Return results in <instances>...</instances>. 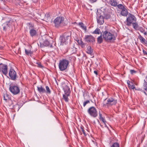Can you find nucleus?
<instances>
[{
    "mask_svg": "<svg viewBox=\"0 0 147 147\" xmlns=\"http://www.w3.org/2000/svg\"><path fill=\"white\" fill-rule=\"evenodd\" d=\"M118 8L121 10V14L124 16H126L128 14L127 10L126 7L124 5H123L121 4H119L117 5Z\"/></svg>",
    "mask_w": 147,
    "mask_h": 147,
    "instance_id": "nucleus-6",
    "label": "nucleus"
},
{
    "mask_svg": "<svg viewBox=\"0 0 147 147\" xmlns=\"http://www.w3.org/2000/svg\"><path fill=\"white\" fill-rule=\"evenodd\" d=\"M137 30H140V31L142 33H143L144 32V30L142 27H139Z\"/></svg>",
    "mask_w": 147,
    "mask_h": 147,
    "instance_id": "nucleus-32",
    "label": "nucleus"
},
{
    "mask_svg": "<svg viewBox=\"0 0 147 147\" xmlns=\"http://www.w3.org/2000/svg\"><path fill=\"white\" fill-rule=\"evenodd\" d=\"M90 101L88 100H87L86 101H85L83 103L84 106L85 107L87 104L90 103Z\"/></svg>",
    "mask_w": 147,
    "mask_h": 147,
    "instance_id": "nucleus-35",
    "label": "nucleus"
},
{
    "mask_svg": "<svg viewBox=\"0 0 147 147\" xmlns=\"http://www.w3.org/2000/svg\"><path fill=\"white\" fill-rule=\"evenodd\" d=\"M133 28L136 30H137L139 28V26L137 22H134V23L132 24Z\"/></svg>",
    "mask_w": 147,
    "mask_h": 147,
    "instance_id": "nucleus-23",
    "label": "nucleus"
},
{
    "mask_svg": "<svg viewBox=\"0 0 147 147\" xmlns=\"http://www.w3.org/2000/svg\"><path fill=\"white\" fill-rule=\"evenodd\" d=\"M70 95V94H65L63 95V98L65 101V102H68L69 101V99L68 98V97Z\"/></svg>",
    "mask_w": 147,
    "mask_h": 147,
    "instance_id": "nucleus-21",
    "label": "nucleus"
},
{
    "mask_svg": "<svg viewBox=\"0 0 147 147\" xmlns=\"http://www.w3.org/2000/svg\"><path fill=\"white\" fill-rule=\"evenodd\" d=\"M104 18L102 16L100 15L97 18V22L100 25L102 24L104 22Z\"/></svg>",
    "mask_w": 147,
    "mask_h": 147,
    "instance_id": "nucleus-12",
    "label": "nucleus"
},
{
    "mask_svg": "<svg viewBox=\"0 0 147 147\" xmlns=\"http://www.w3.org/2000/svg\"><path fill=\"white\" fill-rule=\"evenodd\" d=\"M130 82L129 80H128L127 81V84L128 86H129V85H130Z\"/></svg>",
    "mask_w": 147,
    "mask_h": 147,
    "instance_id": "nucleus-43",
    "label": "nucleus"
},
{
    "mask_svg": "<svg viewBox=\"0 0 147 147\" xmlns=\"http://www.w3.org/2000/svg\"><path fill=\"white\" fill-rule=\"evenodd\" d=\"M130 72L131 74H133L136 73V71L134 70L131 69L130 70Z\"/></svg>",
    "mask_w": 147,
    "mask_h": 147,
    "instance_id": "nucleus-34",
    "label": "nucleus"
},
{
    "mask_svg": "<svg viewBox=\"0 0 147 147\" xmlns=\"http://www.w3.org/2000/svg\"><path fill=\"white\" fill-rule=\"evenodd\" d=\"M37 64L38 65L37 66L38 67L41 68H42L43 67V66L41 65L40 63L38 62L37 63Z\"/></svg>",
    "mask_w": 147,
    "mask_h": 147,
    "instance_id": "nucleus-37",
    "label": "nucleus"
},
{
    "mask_svg": "<svg viewBox=\"0 0 147 147\" xmlns=\"http://www.w3.org/2000/svg\"><path fill=\"white\" fill-rule=\"evenodd\" d=\"M3 29L4 30H5L6 29H5V26L3 27Z\"/></svg>",
    "mask_w": 147,
    "mask_h": 147,
    "instance_id": "nucleus-48",
    "label": "nucleus"
},
{
    "mask_svg": "<svg viewBox=\"0 0 147 147\" xmlns=\"http://www.w3.org/2000/svg\"><path fill=\"white\" fill-rule=\"evenodd\" d=\"M144 81L145 80H144ZM143 86L144 89V90L147 91V82H146L145 81Z\"/></svg>",
    "mask_w": 147,
    "mask_h": 147,
    "instance_id": "nucleus-31",
    "label": "nucleus"
},
{
    "mask_svg": "<svg viewBox=\"0 0 147 147\" xmlns=\"http://www.w3.org/2000/svg\"><path fill=\"white\" fill-rule=\"evenodd\" d=\"M10 23H9V25H10ZM8 26V27H10V26H9V25Z\"/></svg>",
    "mask_w": 147,
    "mask_h": 147,
    "instance_id": "nucleus-52",
    "label": "nucleus"
},
{
    "mask_svg": "<svg viewBox=\"0 0 147 147\" xmlns=\"http://www.w3.org/2000/svg\"><path fill=\"white\" fill-rule=\"evenodd\" d=\"M99 117H100V119H101V118L102 117V114H101L100 113H99Z\"/></svg>",
    "mask_w": 147,
    "mask_h": 147,
    "instance_id": "nucleus-44",
    "label": "nucleus"
},
{
    "mask_svg": "<svg viewBox=\"0 0 147 147\" xmlns=\"http://www.w3.org/2000/svg\"><path fill=\"white\" fill-rule=\"evenodd\" d=\"M60 39L61 40L60 45H66L67 44V42H66L65 38L64 36H61Z\"/></svg>",
    "mask_w": 147,
    "mask_h": 147,
    "instance_id": "nucleus-16",
    "label": "nucleus"
},
{
    "mask_svg": "<svg viewBox=\"0 0 147 147\" xmlns=\"http://www.w3.org/2000/svg\"><path fill=\"white\" fill-rule=\"evenodd\" d=\"M65 41L67 44L68 42H69L70 41V35H65Z\"/></svg>",
    "mask_w": 147,
    "mask_h": 147,
    "instance_id": "nucleus-24",
    "label": "nucleus"
},
{
    "mask_svg": "<svg viewBox=\"0 0 147 147\" xmlns=\"http://www.w3.org/2000/svg\"><path fill=\"white\" fill-rule=\"evenodd\" d=\"M102 36L103 38L106 41L115 40V39L114 35L107 31H105L103 32Z\"/></svg>",
    "mask_w": 147,
    "mask_h": 147,
    "instance_id": "nucleus-3",
    "label": "nucleus"
},
{
    "mask_svg": "<svg viewBox=\"0 0 147 147\" xmlns=\"http://www.w3.org/2000/svg\"><path fill=\"white\" fill-rule=\"evenodd\" d=\"M128 87L129 89H134L135 88V86L134 85H131L130 84V85H129V86Z\"/></svg>",
    "mask_w": 147,
    "mask_h": 147,
    "instance_id": "nucleus-36",
    "label": "nucleus"
},
{
    "mask_svg": "<svg viewBox=\"0 0 147 147\" xmlns=\"http://www.w3.org/2000/svg\"><path fill=\"white\" fill-rule=\"evenodd\" d=\"M46 92L50 94L51 93V91L49 87L48 86H46Z\"/></svg>",
    "mask_w": 147,
    "mask_h": 147,
    "instance_id": "nucleus-30",
    "label": "nucleus"
},
{
    "mask_svg": "<svg viewBox=\"0 0 147 147\" xmlns=\"http://www.w3.org/2000/svg\"><path fill=\"white\" fill-rule=\"evenodd\" d=\"M109 3L112 6H117L118 5L116 0H109Z\"/></svg>",
    "mask_w": 147,
    "mask_h": 147,
    "instance_id": "nucleus-17",
    "label": "nucleus"
},
{
    "mask_svg": "<svg viewBox=\"0 0 147 147\" xmlns=\"http://www.w3.org/2000/svg\"><path fill=\"white\" fill-rule=\"evenodd\" d=\"M37 88L38 91L41 94L46 92V90L42 86H37Z\"/></svg>",
    "mask_w": 147,
    "mask_h": 147,
    "instance_id": "nucleus-15",
    "label": "nucleus"
},
{
    "mask_svg": "<svg viewBox=\"0 0 147 147\" xmlns=\"http://www.w3.org/2000/svg\"><path fill=\"white\" fill-rule=\"evenodd\" d=\"M100 120L103 122L104 123H105L106 122V121L105 120V119L103 117L101 118V119H100Z\"/></svg>",
    "mask_w": 147,
    "mask_h": 147,
    "instance_id": "nucleus-39",
    "label": "nucleus"
},
{
    "mask_svg": "<svg viewBox=\"0 0 147 147\" xmlns=\"http://www.w3.org/2000/svg\"><path fill=\"white\" fill-rule=\"evenodd\" d=\"M85 39L86 41L89 42H92L95 41L94 37L91 35H86L85 36Z\"/></svg>",
    "mask_w": 147,
    "mask_h": 147,
    "instance_id": "nucleus-11",
    "label": "nucleus"
},
{
    "mask_svg": "<svg viewBox=\"0 0 147 147\" xmlns=\"http://www.w3.org/2000/svg\"><path fill=\"white\" fill-rule=\"evenodd\" d=\"M94 73L96 75H97V72L96 71H94Z\"/></svg>",
    "mask_w": 147,
    "mask_h": 147,
    "instance_id": "nucleus-45",
    "label": "nucleus"
},
{
    "mask_svg": "<svg viewBox=\"0 0 147 147\" xmlns=\"http://www.w3.org/2000/svg\"><path fill=\"white\" fill-rule=\"evenodd\" d=\"M9 90L11 92L14 94H17L18 93V87L15 86H10Z\"/></svg>",
    "mask_w": 147,
    "mask_h": 147,
    "instance_id": "nucleus-9",
    "label": "nucleus"
},
{
    "mask_svg": "<svg viewBox=\"0 0 147 147\" xmlns=\"http://www.w3.org/2000/svg\"><path fill=\"white\" fill-rule=\"evenodd\" d=\"M126 25L130 26L132 24L136 21V18L132 14L129 13V16L126 19Z\"/></svg>",
    "mask_w": 147,
    "mask_h": 147,
    "instance_id": "nucleus-5",
    "label": "nucleus"
},
{
    "mask_svg": "<svg viewBox=\"0 0 147 147\" xmlns=\"http://www.w3.org/2000/svg\"><path fill=\"white\" fill-rule=\"evenodd\" d=\"M104 124H105V127H107V125H106V123H104Z\"/></svg>",
    "mask_w": 147,
    "mask_h": 147,
    "instance_id": "nucleus-49",
    "label": "nucleus"
},
{
    "mask_svg": "<svg viewBox=\"0 0 147 147\" xmlns=\"http://www.w3.org/2000/svg\"><path fill=\"white\" fill-rule=\"evenodd\" d=\"M30 36H35L36 34V30L34 29H31L30 30Z\"/></svg>",
    "mask_w": 147,
    "mask_h": 147,
    "instance_id": "nucleus-19",
    "label": "nucleus"
},
{
    "mask_svg": "<svg viewBox=\"0 0 147 147\" xmlns=\"http://www.w3.org/2000/svg\"><path fill=\"white\" fill-rule=\"evenodd\" d=\"M143 33H144V34L145 36H146L147 34L146 32H144Z\"/></svg>",
    "mask_w": 147,
    "mask_h": 147,
    "instance_id": "nucleus-46",
    "label": "nucleus"
},
{
    "mask_svg": "<svg viewBox=\"0 0 147 147\" xmlns=\"http://www.w3.org/2000/svg\"><path fill=\"white\" fill-rule=\"evenodd\" d=\"M93 34H102V33L101 32L100 30L98 28H96L94 31L92 33Z\"/></svg>",
    "mask_w": 147,
    "mask_h": 147,
    "instance_id": "nucleus-22",
    "label": "nucleus"
},
{
    "mask_svg": "<svg viewBox=\"0 0 147 147\" xmlns=\"http://www.w3.org/2000/svg\"><path fill=\"white\" fill-rule=\"evenodd\" d=\"M79 25L81 27L83 30H86V27L84 26V24L82 22H79Z\"/></svg>",
    "mask_w": 147,
    "mask_h": 147,
    "instance_id": "nucleus-27",
    "label": "nucleus"
},
{
    "mask_svg": "<svg viewBox=\"0 0 147 147\" xmlns=\"http://www.w3.org/2000/svg\"><path fill=\"white\" fill-rule=\"evenodd\" d=\"M86 52L88 54H90L91 55H92L93 51L91 47L90 46H88L87 47Z\"/></svg>",
    "mask_w": 147,
    "mask_h": 147,
    "instance_id": "nucleus-20",
    "label": "nucleus"
},
{
    "mask_svg": "<svg viewBox=\"0 0 147 147\" xmlns=\"http://www.w3.org/2000/svg\"><path fill=\"white\" fill-rule=\"evenodd\" d=\"M9 23V22H6V24L7 25H8V24Z\"/></svg>",
    "mask_w": 147,
    "mask_h": 147,
    "instance_id": "nucleus-50",
    "label": "nucleus"
},
{
    "mask_svg": "<svg viewBox=\"0 0 147 147\" xmlns=\"http://www.w3.org/2000/svg\"><path fill=\"white\" fill-rule=\"evenodd\" d=\"M102 34H101L97 38L98 43L100 44L102 43L103 41L102 38Z\"/></svg>",
    "mask_w": 147,
    "mask_h": 147,
    "instance_id": "nucleus-25",
    "label": "nucleus"
},
{
    "mask_svg": "<svg viewBox=\"0 0 147 147\" xmlns=\"http://www.w3.org/2000/svg\"><path fill=\"white\" fill-rule=\"evenodd\" d=\"M88 113L92 117H95L97 116V112L96 109L94 107L89 108L88 110Z\"/></svg>",
    "mask_w": 147,
    "mask_h": 147,
    "instance_id": "nucleus-7",
    "label": "nucleus"
},
{
    "mask_svg": "<svg viewBox=\"0 0 147 147\" xmlns=\"http://www.w3.org/2000/svg\"><path fill=\"white\" fill-rule=\"evenodd\" d=\"M33 1H35V0H33Z\"/></svg>",
    "mask_w": 147,
    "mask_h": 147,
    "instance_id": "nucleus-53",
    "label": "nucleus"
},
{
    "mask_svg": "<svg viewBox=\"0 0 147 147\" xmlns=\"http://www.w3.org/2000/svg\"><path fill=\"white\" fill-rule=\"evenodd\" d=\"M63 88L65 94H70V89L67 86L65 85L63 86Z\"/></svg>",
    "mask_w": 147,
    "mask_h": 147,
    "instance_id": "nucleus-13",
    "label": "nucleus"
},
{
    "mask_svg": "<svg viewBox=\"0 0 147 147\" xmlns=\"http://www.w3.org/2000/svg\"><path fill=\"white\" fill-rule=\"evenodd\" d=\"M80 131H82L83 132V134L85 136H86V133L85 132V131L84 129V127L83 126H81L80 127Z\"/></svg>",
    "mask_w": 147,
    "mask_h": 147,
    "instance_id": "nucleus-29",
    "label": "nucleus"
},
{
    "mask_svg": "<svg viewBox=\"0 0 147 147\" xmlns=\"http://www.w3.org/2000/svg\"><path fill=\"white\" fill-rule=\"evenodd\" d=\"M78 43L80 45L82 46V47H84L85 46L83 42L82 41V40L81 39H78L77 40H76Z\"/></svg>",
    "mask_w": 147,
    "mask_h": 147,
    "instance_id": "nucleus-26",
    "label": "nucleus"
},
{
    "mask_svg": "<svg viewBox=\"0 0 147 147\" xmlns=\"http://www.w3.org/2000/svg\"><path fill=\"white\" fill-rule=\"evenodd\" d=\"M64 18L62 16L57 17L54 21V23L55 27L58 28L62 27L65 25L64 22Z\"/></svg>",
    "mask_w": 147,
    "mask_h": 147,
    "instance_id": "nucleus-1",
    "label": "nucleus"
},
{
    "mask_svg": "<svg viewBox=\"0 0 147 147\" xmlns=\"http://www.w3.org/2000/svg\"><path fill=\"white\" fill-rule=\"evenodd\" d=\"M25 52L26 54L28 55H29L30 54H32L31 51H27L26 49H25Z\"/></svg>",
    "mask_w": 147,
    "mask_h": 147,
    "instance_id": "nucleus-33",
    "label": "nucleus"
},
{
    "mask_svg": "<svg viewBox=\"0 0 147 147\" xmlns=\"http://www.w3.org/2000/svg\"><path fill=\"white\" fill-rule=\"evenodd\" d=\"M0 66V71H1L3 74L6 75L7 73V66L6 65H1Z\"/></svg>",
    "mask_w": 147,
    "mask_h": 147,
    "instance_id": "nucleus-10",
    "label": "nucleus"
},
{
    "mask_svg": "<svg viewBox=\"0 0 147 147\" xmlns=\"http://www.w3.org/2000/svg\"><path fill=\"white\" fill-rule=\"evenodd\" d=\"M4 99L5 100H7V99H6V98H5V96H4Z\"/></svg>",
    "mask_w": 147,
    "mask_h": 147,
    "instance_id": "nucleus-51",
    "label": "nucleus"
},
{
    "mask_svg": "<svg viewBox=\"0 0 147 147\" xmlns=\"http://www.w3.org/2000/svg\"><path fill=\"white\" fill-rule=\"evenodd\" d=\"M69 61L65 59L60 60L59 64V67L61 71L65 70L67 68Z\"/></svg>",
    "mask_w": 147,
    "mask_h": 147,
    "instance_id": "nucleus-2",
    "label": "nucleus"
},
{
    "mask_svg": "<svg viewBox=\"0 0 147 147\" xmlns=\"http://www.w3.org/2000/svg\"><path fill=\"white\" fill-rule=\"evenodd\" d=\"M143 52L144 55H147V52L146 51L143 50Z\"/></svg>",
    "mask_w": 147,
    "mask_h": 147,
    "instance_id": "nucleus-42",
    "label": "nucleus"
},
{
    "mask_svg": "<svg viewBox=\"0 0 147 147\" xmlns=\"http://www.w3.org/2000/svg\"><path fill=\"white\" fill-rule=\"evenodd\" d=\"M110 17V16L109 15H107L104 17V18H105L106 19H108Z\"/></svg>",
    "mask_w": 147,
    "mask_h": 147,
    "instance_id": "nucleus-41",
    "label": "nucleus"
},
{
    "mask_svg": "<svg viewBox=\"0 0 147 147\" xmlns=\"http://www.w3.org/2000/svg\"><path fill=\"white\" fill-rule=\"evenodd\" d=\"M138 38L142 43H144L145 45L147 47V41L140 34L138 36Z\"/></svg>",
    "mask_w": 147,
    "mask_h": 147,
    "instance_id": "nucleus-14",
    "label": "nucleus"
},
{
    "mask_svg": "<svg viewBox=\"0 0 147 147\" xmlns=\"http://www.w3.org/2000/svg\"><path fill=\"white\" fill-rule=\"evenodd\" d=\"M91 3H93L96 2L97 0H88Z\"/></svg>",
    "mask_w": 147,
    "mask_h": 147,
    "instance_id": "nucleus-40",
    "label": "nucleus"
},
{
    "mask_svg": "<svg viewBox=\"0 0 147 147\" xmlns=\"http://www.w3.org/2000/svg\"><path fill=\"white\" fill-rule=\"evenodd\" d=\"M111 147H119V144L118 143L115 142L112 144Z\"/></svg>",
    "mask_w": 147,
    "mask_h": 147,
    "instance_id": "nucleus-28",
    "label": "nucleus"
},
{
    "mask_svg": "<svg viewBox=\"0 0 147 147\" xmlns=\"http://www.w3.org/2000/svg\"><path fill=\"white\" fill-rule=\"evenodd\" d=\"M29 24V25H31L30 26H29V27H30V26H33V25L32 24Z\"/></svg>",
    "mask_w": 147,
    "mask_h": 147,
    "instance_id": "nucleus-47",
    "label": "nucleus"
},
{
    "mask_svg": "<svg viewBox=\"0 0 147 147\" xmlns=\"http://www.w3.org/2000/svg\"><path fill=\"white\" fill-rule=\"evenodd\" d=\"M42 45L44 46L47 47L50 46L51 47H52V45L50 44L49 42L47 40H45L43 43Z\"/></svg>",
    "mask_w": 147,
    "mask_h": 147,
    "instance_id": "nucleus-18",
    "label": "nucleus"
},
{
    "mask_svg": "<svg viewBox=\"0 0 147 147\" xmlns=\"http://www.w3.org/2000/svg\"><path fill=\"white\" fill-rule=\"evenodd\" d=\"M106 100H107V102L106 103H103V107L106 106L107 107H110L112 105H115L117 102V100L111 98H109L108 99H107V98L105 99L104 100V102Z\"/></svg>",
    "mask_w": 147,
    "mask_h": 147,
    "instance_id": "nucleus-4",
    "label": "nucleus"
},
{
    "mask_svg": "<svg viewBox=\"0 0 147 147\" xmlns=\"http://www.w3.org/2000/svg\"><path fill=\"white\" fill-rule=\"evenodd\" d=\"M45 18H47V19L50 18V16L49 14L47 13L46 15H45Z\"/></svg>",
    "mask_w": 147,
    "mask_h": 147,
    "instance_id": "nucleus-38",
    "label": "nucleus"
},
{
    "mask_svg": "<svg viewBox=\"0 0 147 147\" xmlns=\"http://www.w3.org/2000/svg\"><path fill=\"white\" fill-rule=\"evenodd\" d=\"M9 75L12 80H14L16 79V72L12 68H11L10 69Z\"/></svg>",
    "mask_w": 147,
    "mask_h": 147,
    "instance_id": "nucleus-8",
    "label": "nucleus"
}]
</instances>
